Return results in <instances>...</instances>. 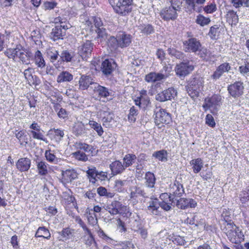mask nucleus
Instances as JSON below:
<instances>
[{
	"label": "nucleus",
	"instance_id": "obj_1",
	"mask_svg": "<svg viewBox=\"0 0 249 249\" xmlns=\"http://www.w3.org/2000/svg\"><path fill=\"white\" fill-rule=\"evenodd\" d=\"M221 229L232 243L238 244L244 240V235L241 230L233 222H231L229 216H224V222Z\"/></svg>",
	"mask_w": 249,
	"mask_h": 249
},
{
	"label": "nucleus",
	"instance_id": "obj_2",
	"mask_svg": "<svg viewBox=\"0 0 249 249\" xmlns=\"http://www.w3.org/2000/svg\"><path fill=\"white\" fill-rule=\"evenodd\" d=\"M194 66L192 61L183 60L176 66L175 71L177 76L180 78L184 77L193 71Z\"/></svg>",
	"mask_w": 249,
	"mask_h": 249
},
{
	"label": "nucleus",
	"instance_id": "obj_3",
	"mask_svg": "<svg viewBox=\"0 0 249 249\" xmlns=\"http://www.w3.org/2000/svg\"><path fill=\"white\" fill-rule=\"evenodd\" d=\"M133 0H119L113 7L115 12L121 15H126L131 11Z\"/></svg>",
	"mask_w": 249,
	"mask_h": 249
},
{
	"label": "nucleus",
	"instance_id": "obj_4",
	"mask_svg": "<svg viewBox=\"0 0 249 249\" xmlns=\"http://www.w3.org/2000/svg\"><path fill=\"white\" fill-rule=\"evenodd\" d=\"M70 28L69 25H57L53 28L50 34V37L53 41L62 39L65 35V31Z\"/></svg>",
	"mask_w": 249,
	"mask_h": 249
},
{
	"label": "nucleus",
	"instance_id": "obj_5",
	"mask_svg": "<svg viewBox=\"0 0 249 249\" xmlns=\"http://www.w3.org/2000/svg\"><path fill=\"white\" fill-rule=\"evenodd\" d=\"M177 92L173 88H169L156 95V99L160 102H165L174 99L177 96Z\"/></svg>",
	"mask_w": 249,
	"mask_h": 249
},
{
	"label": "nucleus",
	"instance_id": "obj_6",
	"mask_svg": "<svg viewBox=\"0 0 249 249\" xmlns=\"http://www.w3.org/2000/svg\"><path fill=\"white\" fill-rule=\"evenodd\" d=\"M185 1L184 8L186 12L191 13L196 11L200 13L202 10L201 7L197 5L203 4L206 0H185Z\"/></svg>",
	"mask_w": 249,
	"mask_h": 249
},
{
	"label": "nucleus",
	"instance_id": "obj_7",
	"mask_svg": "<svg viewBox=\"0 0 249 249\" xmlns=\"http://www.w3.org/2000/svg\"><path fill=\"white\" fill-rule=\"evenodd\" d=\"M155 122L157 125L169 124L172 122L170 114L164 109H160L155 114Z\"/></svg>",
	"mask_w": 249,
	"mask_h": 249
},
{
	"label": "nucleus",
	"instance_id": "obj_8",
	"mask_svg": "<svg viewBox=\"0 0 249 249\" xmlns=\"http://www.w3.org/2000/svg\"><path fill=\"white\" fill-rule=\"evenodd\" d=\"M184 50L186 52H193L196 53L201 48V44L198 40L196 38H189L183 42Z\"/></svg>",
	"mask_w": 249,
	"mask_h": 249
},
{
	"label": "nucleus",
	"instance_id": "obj_9",
	"mask_svg": "<svg viewBox=\"0 0 249 249\" xmlns=\"http://www.w3.org/2000/svg\"><path fill=\"white\" fill-rule=\"evenodd\" d=\"M244 89L243 83L240 81H237L229 85L228 87V90L230 95L235 98L243 94Z\"/></svg>",
	"mask_w": 249,
	"mask_h": 249
},
{
	"label": "nucleus",
	"instance_id": "obj_10",
	"mask_svg": "<svg viewBox=\"0 0 249 249\" xmlns=\"http://www.w3.org/2000/svg\"><path fill=\"white\" fill-rule=\"evenodd\" d=\"M93 49V44L90 40H86L78 47V53L83 59H86L91 55Z\"/></svg>",
	"mask_w": 249,
	"mask_h": 249
},
{
	"label": "nucleus",
	"instance_id": "obj_11",
	"mask_svg": "<svg viewBox=\"0 0 249 249\" xmlns=\"http://www.w3.org/2000/svg\"><path fill=\"white\" fill-rule=\"evenodd\" d=\"M160 16L162 19L168 21L175 20L178 15L173 7L167 6L160 11Z\"/></svg>",
	"mask_w": 249,
	"mask_h": 249
},
{
	"label": "nucleus",
	"instance_id": "obj_12",
	"mask_svg": "<svg viewBox=\"0 0 249 249\" xmlns=\"http://www.w3.org/2000/svg\"><path fill=\"white\" fill-rule=\"evenodd\" d=\"M93 91L98 95L100 98L108 99V97L112 96V91L107 88L100 85L97 83H95ZM110 98L109 100H111Z\"/></svg>",
	"mask_w": 249,
	"mask_h": 249
},
{
	"label": "nucleus",
	"instance_id": "obj_13",
	"mask_svg": "<svg viewBox=\"0 0 249 249\" xmlns=\"http://www.w3.org/2000/svg\"><path fill=\"white\" fill-rule=\"evenodd\" d=\"M221 101V96L215 94L206 101V103L203 105V107H208L212 110V112L214 113V110L216 111L217 110L216 106H219Z\"/></svg>",
	"mask_w": 249,
	"mask_h": 249
},
{
	"label": "nucleus",
	"instance_id": "obj_14",
	"mask_svg": "<svg viewBox=\"0 0 249 249\" xmlns=\"http://www.w3.org/2000/svg\"><path fill=\"white\" fill-rule=\"evenodd\" d=\"M231 69L229 63L225 62L220 65L211 75L213 79L216 80L218 79L225 72H228Z\"/></svg>",
	"mask_w": 249,
	"mask_h": 249
},
{
	"label": "nucleus",
	"instance_id": "obj_15",
	"mask_svg": "<svg viewBox=\"0 0 249 249\" xmlns=\"http://www.w3.org/2000/svg\"><path fill=\"white\" fill-rule=\"evenodd\" d=\"M119 47L123 48L128 46L131 42L132 36L125 32H121L117 34Z\"/></svg>",
	"mask_w": 249,
	"mask_h": 249
},
{
	"label": "nucleus",
	"instance_id": "obj_16",
	"mask_svg": "<svg viewBox=\"0 0 249 249\" xmlns=\"http://www.w3.org/2000/svg\"><path fill=\"white\" fill-rule=\"evenodd\" d=\"M176 206L179 209H186L195 208L196 206V202L192 198H180L177 200Z\"/></svg>",
	"mask_w": 249,
	"mask_h": 249
},
{
	"label": "nucleus",
	"instance_id": "obj_17",
	"mask_svg": "<svg viewBox=\"0 0 249 249\" xmlns=\"http://www.w3.org/2000/svg\"><path fill=\"white\" fill-rule=\"evenodd\" d=\"M62 182L64 184L71 183L78 177V174L73 169L66 170L62 173Z\"/></svg>",
	"mask_w": 249,
	"mask_h": 249
},
{
	"label": "nucleus",
	"instance_id": "obj_18",
	"mask_svg": "<svg viewBox=\"0 0 249 249\" xmlns=\"http://www.w3.org/2000/svg\"><path fill=\"white\" fill-rule=\"evenodd\" d=\"M93 79L90 75L85 74L81 75L78 81L79 89L81 90L88 89L89 85L95 84Z\"/></svg>",
	"mask_w": 249,
	"mask_h": 249
},
{
	"label": "nucleus",
	"instance_id": "obj_19",
	"mask_svg": "<svg viewBox=\"0 0 249 249\" xmlns=\"http://www.w3.org/2000/svg\"><path fill=\"white\" fill-rule=\"evenodd\" d=\"M31 160L27 158H20L16 162L17 168L21 172L27 171L30 168Z\"/></svg>",
	"mask_w": 249,
	"mask_h": 249
},
{
	"label": "nucleus",
	"instance_id": "obj_20",
	"mask_svg": "<svg viewBox=\"0 0 249 249\" xmlns=\"http://www.w3.org/2000/svg\"><path fill=\"white\" fill-rule=\"evenodd\" d=\"M184 192L183 185L178 181L176 180L173 184L170 185V195H172L175 197H180Z\"/></svg>",
	"mask_w": 249,
	"mask_h": 249
},
{
	"label": "nucleus",
	"instance_id": "obj_21",
	"mask_svg": "<svg viewBox=\"0 0 249 249\" xmlns=\"http://www.w3.org/2000/svg\"><path fill=\"white\" fill-rule=\"evenodd\" d=\"M109 168L113 176L121 174L125 169L124 164L118 160H116L110 164Z\"/></svg>",
	"mask_w": 249,
	"mask_h": 249
},
{
	"label": "nucleus",
	"instance_id": "obj_22",
	"mask_svg": "<svg viewBox=\"0 0 249 249\" xmlns=\"http://www.w3.org/2000/svg\"><path fill=\"white\" fill-rule=\"evenodd\" d=\"M130 197L134 198L140 196L145 198L149 197L150 194L144 189L137 186H132L130 188Z\"/></svg>",
	"mask_w": 249,
	"mask_h": 249
},
{
	"label": "nucleus",
	"instance_id": "obj_23",
	"mask_svg": "<svg viewBox=\"0 0 249 249\" xmlns=\"http://www.w3.org/2000/svg\"><path fill=\"white\" fill-rule=\"evenodd\" d=\"M122 207V204L121 202L118 201H113L111 204L106 207V210L111 215H114L119 213Z\"/></svg>",
	"mask_w": 249,
	"mask_h": 249
},
{
	"label": "nucleus",
	"instance_id": "obj_24",
	"mask_svg": "<svg viewBox=\"0 0 249 249\" xmlns=\"http://www.w3.org/2000/svg\"><path fill=\"white\" fill-rule=\"evenodd\" d=\"M115 63L107 59L104 61L102 64L101 69L103 73L108 75L110 74L115 68Z\"/></svg>",
	"mask_w": 249,
	"mask_h": 249
},
{
	"label": "nucleus",
	"instance_id": "obj_25",
	"mask_svg": "<svg viewBox=\"0 0 249 249\" xmlns=\"http://www.w3.org/2000/svg\"><path fill=\"white\" fill-rule=\"evenodd\" d=\"M159 204L157 199L149 202V205L147 207L148 212L153 215H160V212L159 210Z\"/></svg>",
	"mask_w": 249,
	"mask_h": 249
},
{
	"label": "nucleus",
	"instance_id": "obj_26",
	"mask_svg": "<svg viewBox=\"0 0 249 249\" xmlns=\"http://www.w3.org/2000/svg\"><path fill=\"white\" fill-rule=\"evenodd\" d=\"M227 21L231 26L236 25L239 21L238 16L236 12L230 10L227 12L226 16Z\"/></svg>",
	"mask_w": 249,
	"mask_h": 249
},
{
	"label": "nucleus",
	"instance_id": "obj_27",
	"mask_svg": "<svg viewBox=\"0 0 249 249\" xmlns=\"http://www.w3.org/2000/svg\"><path fill=\"white\" fill-rule=\"evenodd\" d=\"M88 178L89 179V181L92 183H95L97 180L96 178L102 180L100 177L98 176V171L96 170V168L93 166L88 168V170L86 171Z\"/></svg>",
	"mask_w": 249,
	"mask_h": 249
},
{
	"label": "nucleus",
	"instance_id": "obj_28",
	"mask_svg": "<svg viewBox=\"0 0 249 249\" xmlns=\"http://www.w3.org/2000/svg\"><path fill=\"white\" fill-rule=\"evenodd\" d=\"M144 178L145 180V184L146 187L150 188L154 187L156 182V178L153 173L150 172H146Z\"/></svg>",
	"mask_w": 249,
	"mask_h": 249
},
{
	"label": "nucleus",
	"instance_id": "obj_29",
	"mask_svg": "<svg viewBox=\"0 0 249 249\" xmlns=\"http://www.w3.org/2000/svg\"><path fill=\"white\" fill-rule=\"evenodd\" d=\"M73 75L68 71H63L57 76V82L58 83L70 82L73 79Z\"/></svg>",
	"mask_w": 249,
	"mask_h": 249
},
{
	"label": "nucleus",
	"instance_id": "obj_30",
	"mask_svg": "<svg viewBox=\"0 0 249 249\" xmlns=\"http://www.w3.org/2000/svg\"><path fill=\"white\" fill-rule=\"evenodd\" d=\"M152 157L158 159L162 162L167 161L168 160V153L165 150H161L154 152L152 154Z\"/></svg>",
	"mask_w": 249,
	"mask_h": 249
},
{
	"label": "nucleus",
	"instance_id": "obj_31",
	"mask_svg": "<svg viewBox=\"0 0 249 249\" xmlns=\"http://www.w3.org/2000/svg\"><path fill=\"white\" fill-rule=\"evenodd\" d=\"M137 159V157L133 154H127L123 158L124 165L125 168L131 166Z\"/></svg>",
	"mask_w": 249,
	"mask_h": 249
},
{
	"label": "nucleus",
	"instance_id": "obj_32",
	"mask_svg": "<svg viewBox=\"0 0 249 249\" xmlns=\"http://www.w3.org/2000/svg\"><path fill=\"white\" fill-rule=\"evenodd\" d=\"M35 236L49 239L51 237V233L47 228L44 227H40L36 231Z\"/></svg>",
	"mask_w": 249,
	"mask_h": 249
},
{
	"label": "nucleus",
	"instance_id": "obj_33",
	"mask_svg": "<svg viewBox=\"0 0 249 249\" xmlns=\"http://www.w3.org/2000/svg\"><path fill=\"white\" fill-rule=\"evenodd\" d=\"M87 218L89 224L94 226L97 224L98 220L96 214L92 210L87 209L86 211Z\"/></svg>",
	"mask_w": 249,
	"mask_h": 249
},
{
	"label": "nucleus",
	"instance_id": "obj_34",
	"mask_svg": "<svg viewBox=\"0 0 249 249\" xmlns=\"http://www.w3.org/2000/svg\"><path fill=\"white\" fill-rule=\"evenodd\" d=\"M191 165H193V171L195 173H198L203 167V163L200 158L192 160L190 161Z\"/></svg>",
	"mask_w": 249,
	"mask_h": 249
},
{
	"label": "nucleus",
	"instance_id": "obj_35",
	"mask_svg": "<svg viewBox=\"0 0 249 249\" xmlns=\"http://www.w3.org/2000/svg\"><path fill=\"white\" fill-rule=\"evenodd\" d=\"M139 29L141 34L146 36L153 34L155 32L153 26L149 24L141 25L139 26Z\"/></svg>",
	"mask_w": 249,
	"mask_h": 249
},
{
	"label": "nucleus",
	"instance_id": "obj_36",
	"mask_svg": "<svg viewBox=\"0 0 249 249\" xmlns=\"http://www.w3.org/2000/svg\"><path fill=\"white\" fill-rule=\"evenodd\" d=\"M202 86V78L200 77H194L189 81L187 86L200 90Z\"/></svg>",
	"mask_w": 249,
	"mask_h": 249
},
{
	"label": "nucleus",
	"instance_id": "obj_37",
	"mask_svg": "<svg viewBox=\"0 0 249 249\" xmlns=\"http://www.w3.org/2000/svg\"><path fill=\"white\" fill-rule=\"evenodd\" d=\"M35 62L39 68H42L45 66V62L41 52L37 50L35 54Z\"/></svg>",
	"mask_w": 249,
	"mask_h": 249
},
{
	"label": "nucleus",
	"instance_id": "obj_38",
	"mask_svg": "<svg viewBox=\"0 0 249 249\" xmlns=\"http://www.w3.org/2000/svg\"><path fill=\"white\" fill-rule=\"evenodd\" d=\"M31 56V53L30 52H26L24 50L20 51L18 54V58L22 62V64H29L30 63V58Z\"/></svg>",
	"mask_w": 249,
	"mask_h": 249
},
{
	"label": "nucleus",
	"instance_id": "obj_39",
	"mask_svg": "<svg viewBox=\"0 0 249 249\" xmlns=\"http://www.w3.org/2000/svg\"><path fill=\"white\" fill-rule=\"evenodd\" d=\"M195 21L197 24L203 27L208 25L211 22V19L209 18L205 17L203 15L199 14L196 17Z\"/></svg>",
	"mask_w": 249,
	"mask_h": 249
},
{
	"label": "nucleus",
	"instance_id": "obj_40",
	"mask_svg": "<svg viewBox=\"0 0 249 249\" xmlns=\"http://www.w3.org/2000/svg\"><path fill=\"white\" fill-rule=\"evenodd\" d=\"M16 138L18 140L21 145L26 144L28 143L27 136L23 130L16 131L15 132Z\"/></svg>",
	"mask_w": 249,
	"mask_h": 249
},
{
	"label": "nucleus",
	"instance_id": "obj_41",
	"mask_svg": "<svg viewBox=\"0 0 249 249\" xmlns=\"http://www.w3.org/2000/svg\"><path fill=\"white\" fill-rule=\"evenodd\" d=\"M90 126L97 133L99 136H101L104 133L103 128L101 125L93 120H90L89 122Z\"/></svg>",
	"mask_w": 249,
	"mask_h": 249
},
{
	"label": "nucleus",
	"instance_id": "obj_42",
	"mask_svg": "<svg viewBox=\"0 0 249 249\" xmlns=\"http://www.w3.org/2000/svg\"><path fill=\"white\" fill-rule=\"evenodd\" d=\"M74 56V53L73 52L67 50L63 51L60 55L62 60L67 62H71Z\"/></svg>",
	"mask_w": 249,
	"mask_h": 249
},
{
	"label": "nucleus",
	"instance_id": "obj_43",
	"mask_svg": "<svg viewBox=\"0 0 249 249\" xmlns=\"http://www.w3.org/2000/svg\"><path fill=\"white\" fill-rule=\"evenodd\" d=\"M47 54L51 62L53 63L58 57V53L54 48H50L47 51Z\"/></svg>",
	"mask_w": 249,
	"mask_h": 249
},
{
	"label": "nucleus",
	"instance_id": "obj_44",
	"mask_svg": "<svg viewBox=\"0 0 249 249\" xmlns=\"http://www.w3.org/2000/svg\"><path fill=\"white\" fill-rule=\"evenodd\" d=\"M47 164L45 161H40L37 163V168L38 174L45 176L48 173Z\"/></svg>",
	"mask_w": 249,
	"mask_h": 249
},
{
	"label": "nucleus",
	"instance_id": "obj_45",
	"mask_svg": "<svg viewBox=\"0 0 249 249\" xmlns=\"http://www.w3.org/2000/svg\"><path fill=\"white\" fill-rule=\"evenodd\" d=\"M73 133L76 136H81L85 133V129L83 124L80 123L74 125Z\"/></svg>",
	"mask_w": 249,
	"mask_h": 249
},
{
	"label": "nucleus",
	"instance_id": "obj_46",
	"mask_svg": "<svg viewBox=\"0 0 249 249\" xmlns=\"http://www.w3.org/2000/svg\"><path fill=\"white\" fill-rule=\"evenodd\" d=\"M168 53L172 56H174L177 59L184 60L185 56L184 53L180 51H178L175 49L169 48L168 50Z\"/></svg>",
	"mask_w": 249,
	"mask_h": 249
},
{
	"label": "nucleus",
	"instance_id": "obj_47",
	"mask_svg": "<svg viewBox=\"0 0 249 249\" xmlns=\"http://www.w3.org/2000/svg\"><path fill=\"white\" fill-rule=\"evenodd\" d=\"M138 109L134 106H132L130 108L129 114L128 115V119L129 121L133 123L135 122L136 120V116L138 115Z\"/></svg>",
	"mask_w": 249,
	"mask_h": 249
},
{
	"label": "nucleus",
	"instance_id": "obj_48",
	"mask_svg": "<svg viewBox=\"0 0 249 249\" xmlns=\"http://www.w3.org/2000/svg\"><path fill=\"white\" fill-rule=\"evenodd\" d=\"M73 231V230H71L69 228H67L63 229L61 232H59V233L62 236L63 240H66L71 238V237L72 236Z\"/></svg>",
	"mask_w": 249,
	"mask_h": 249
},
{
	"label": "nucleus",
	"instance_id": "obj_49",
	"mask_svg": "<svg viewBox=\"0 0 249 249\" xmlns=\"http://www.w3.org/2000/svg\"><path fill=\"white\" fill-rule=\"evenodd\" d=\"M186 88L187 93L192 99H195L198 96L200 90L187 86H186Z\"/></svg>",
	"mask_w": 249,
	"mask_h": 249
},
{
	"label": "nucleus",
	"instance_id": "obj_50",
	"mask_svg": "<svg viewBox=\"0 0 249 249\" xmlns=\"http://www.w3.org/2000/svg\"><path fill=\"white\" fill-rule=\"evenodd\" d=\"M46 160L50 162L56 163L58 162L59 159L52 153L51 150H47L45 153Z\"/></svg>",
	"mask_w": 249,
	"mask_h": 249
},
{
	"label": "nucleus",
	"instance_id": "obj_51",
	"mask_svg": "<svg viewBox=\"0 0 249 249\" xmlns=\"http://www.w3.org/2000/svg\"><path fill=\"white\" fill-rule=\"evenodd\" d=\"M51 131L54 132V138L57 142H59L64 136V131L60 129L53 128Z\"/></svg>",
	"mask_w": 249,
	"mask_h": 249
},
{
	"label": "nucleus",
	"instance_id": "obj_52",
	"mask_svg": "<svg viewBox=\"0 0 249 249\" xmlns=\"http://www.w3.org/2000/svg\"><path fill=\"white\" fill-rule=\"evenodd\" d=\"M107 44L109 47H111L113 49H115L117 47H119L117 35L116 37L113 36H109L108 39Z\"/></svg>",
	"mask_w": 249,
	"mask_h": 249
},
{
	"label": "nucleus",
	"instance_id": "obj_53",
	"mask_svg": "<svg viewBox=\"0 0 249 249\" xmlns=\"http://www.w3.org/2000/svg\"><path fill=\"white\" fill-rule=\"evenodd\" d=\"M75 147L77 149L83 150L86 152H90L92 149L91 145L81 142H76Z\"/></svg>",
	"mask_w": 249,
	"mask_h": 249
},
{
	"label": "nucleus",
	"instance_id": "obj_54",
	"mask_svg": "<svg viewBox=\"0 0 249 249\" xmlns=\"http://www.w3.org/2000/svg\"><path fill=\"white\" fill-rule=\"evenodd\" d=\"M171 240L175 243L180 246L184 245L185 240L184 237L179 235L173 234L171 236Z\"/></svg>",
	"mask_w": 249,
	"mask_h": 249
},
{
	"label": "nucleus",
	"instance_id": "obj_55",
	"mask_svg": "<svg viewBox=\"0 0 249 249\" xmlns=\"http://www.w3.org/2000/svg\"><path fill=\"white\" fill-rule=\"evenodd\" d=\"M34 139L42 140L47 142L46 138H45L42 133L40 131L31 130L30 131Z\"/></svg>",
	"mask_w": 249,
	"mask_h": 249
},
{
	"label": "nucleus",
	"instance_id": "obj_56",
	"mask_svg": "<svg viewBox=\"0 0 249 249\" xmlns=\"http://www.w3.org/2000/svg\"><path fill=\"white\" fill-rule=\"evenodd\" d=\"M96 32L97 33L98 37L101 38L102 40H106L107 38V33L104 27L97 29Z\"/></svg>",
	"mask_w": 249,
	"mask_h": 249
},
{
	"label": "nucleus",
	"instance_id": "obj_57",
	"mask_svg": "<svg viewBox=\"0 0 249 249\" xmlns=\"http://www.w3.org/2000/svg\"><path fill=\"white\" fill-rule=\"evenodd\" d=\"M182 1L181 0H172L171 5L169 6L170 7H173L176 12H179L181 9Z\"/></svg>",
	"mask_w": 249,
	"mask_h": 249
},
{
	"label": "nucleus",
	"instance_id": "obj_58",
	"mask_svg": "<svg viewBox=\"0 0 249 249\" xmlns=\"http://www.w3.org/2000/svg\"><path fill=\"white\" fill-rule=\"evenodd\" d=\"M219 29V26L218 25H214L212 26L209 32V35L212 39H215L216 36V34L218 33Z\"/></svg>",
	"mask_w": 249,
	"mask_h": 249
},
{
	"label": "nucleus",
	"instance_id": "obj_59",
	"mask_svg": "<svg viewBox=\"0 0 249 249\" xmlns=\"http://www.w3.org/2000/svg\"><path fill=\"white\" fill-rule=\"evenodd\" d=\"M126 182V180H116L115 181V184L114 188L118 192H122L123 190V187L125 185Z\"/></svg>",
	"mask_w": 249,
	"mask_h": 249
},
{
	"label": "nucleus",
	"instance_id": "obj_60",
	"mask_svg": "<svg viewBox=\"0 0 249 249\" xmlns=\"http://www.w3.org/2000/svg\"><path fill=\"white\" fill-rule=\"evenodd\" d=\"M73 154L75 156V158L79 160L87 161L88 160V157L85 153L81 152L79 150L75 152Z\"/></svg>",
	"mask_w": 249,
	"mask_h": 249
},
{
	"label": "nucleus",
	"instance_id": "obj_61",
	"mask_svg": "<svg viewBox=\"0 0 249 249\" xmlns=\"http://www.w3.org/2000/svg\"><path fill=\"white\" fill-rule=\"evenodd\" d=\"M171 202H165V201H159V204L160 207L163 210L165 211H169L171 209Z\"/></svg>",
	"mask_w": 249,
	"mask_h": 249
},
{
	"label": "nucleus",
	"instance_id": "obj_62",
	"mask_svg": "<svg viewBox=\"0 0 249 249\" xmlns=\"http://www.w3.org/2000/svg\"><path fill=\"white\" fill-rule=\"evenodd\" d=\"M204 11L207 13H212L216 11V7L215 3H212L210 4L205 6L203 8Z\"/></svg>",
	"mask_w": 249,
	"mask_h": 249
},
{
	"label": "nucleus",
	"instance_id": "obj_63",
	"mask_svg": "<svg viewBox=\"0 0 249 249\" xmlns=\"http://www.w3.org/2000/svg\"><path fill=\"white\" fill-rule=\"evenodd\" d=\"M200 175L204 180H207L211 178L213 173L210 169H208L201 172Z\"/></svg>",
	"mask_w": 249,
	"mask_h": 249
},
{
	"label": "nucleus",
	"instance_id": "obj_64",
	"mask_svg": "<svg viewBox=\"0 0 249 249\" xmlns=\"http://www.w3.org/2000/svg\"><path fill=\"white\" fill-rule=\"evenodd\" d=\"M131 245L128 241L123 242L115 245V249H129Z\"/></svg>",
	"mask_w": 249,
	"mask_h": 249
}]
</instances>
